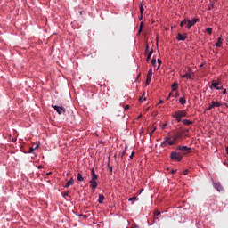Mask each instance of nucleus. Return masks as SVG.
I'll use <instances>...</instances> for the list:
<instances>
[{
    "mask_svg": "<svg viewBox=\"0 0 228 228\" xmlns=\"http://www.w3.org/2000/svg\"><path fill=\"white\" fill-rule=\"evenodd\" d=\"M91 181H97V179H99V176L95 174V169L94 167L91 169Z\"/></svg>",
    "mask_w": 228,
    "mask_h": 228,
    "instance_id": "nucleus-9",
    "label": "nucleus"
},
{
    "mask_svg": "<svg viewBox=\"0 0 228 228\" xmlns=\"http://www.w3.org/2000/svg\"><path fill=\"white\" fill-rule=\"evenodd\" d=\"M144 94H142L140 98H139V102H143V101H145V97H143Z\"/></svg>",
    "mask_w": 228,
    "mask_h": 228,
    "instance_id": "nucleus-29",
    "label": "nucleus"
},
{
    "mask_svg": "<svg viewBox=\"0 0 228 228\" xmlns=\"http://www.w3.org/2000/svg\"><path fill=\"white\" fill-rule=\"evenodd\" d=\"M142 29H143V28H139L138 33L140 34V33H141V31H142Z\"/></svg>",
    "mask_w": 228,
    "mask_h": 228,
    "instance_id": "nucleus-51",
    "label": "nucleus"
},
{
    "mask_svg": "<svg viewBox=\"0 0 228 228\" xmlns=\"http://www.w3.org/2000/svg\"><path fill=\"white\" fill-rule=\"evenodd\" d=\"M170 159L173 160V161H182L183 160V155L180 153V152H177V151H172L171 154H170Z\"/></svg>",
    "mask_w": 228,
    "mask_h": 228,
    "instance_id": "nucleus-1",
    "label": "nucleus"
},
{
    "mask_svg": "<svg viewBox=\"0 0 228 228\" xmlns=\"http://www.w3.org/2000/svg\"><path fill=\"white\" fill-rule=\"evenodd\" d=\"M140 13H141L140 20H142V19H143V4H142L140 5Z\"/></svg>",
    "mask_w": 228,
    "mask_h": 228,
    "instance_id": "nucleus-20",
    "label": "nucleus"
},
{
    "mask_svg": "<svg viewBox=\"0 0 228 228\" xmlns=\"http://www.w3.org/2000/svg\"><path fill=\"white\" fill-rule=\"evenodd\" d=\"M167 127V123H165V124H163L162 126H161V129H165Z\"/></svg>",
    "mask_w": 228,
    "mask_h": 228,
    "instance_id": "nucleus-39",
    "label": "nucleus"
},
{
    "mask_svg": "<svg viewBox=\"0 0 228 228\" xmlns=\"http://www.w3.org/2000/svg\"><path fill=\"white\" fill-rule=\"evenodd\" d=\"M77 181L79 182L85 181V177H83V175H81V173L77 174Z\"/></svg>",
    "mask_w": 228,
    "mask_h": 228,
    "instance_id": "nucleus-23",
    "label": "nucleus"
},
{
    "mask_svg": "<svg viewBox=\"0 0 228 228\" xmlns=\"http://www.w3.org/2000/svg\"><path fill=\"white\" fill-rule=\"evenodd\" d=\"M176 151H181L183 154H190V152H191V148L188 146H177Z\"/></svg>",
    "mask_w": 228,
    "mask_h": 228,
    "instance_id": "nucleus-3",
    "label": "nucleus"
},
{
    "mask_svg": "<svg viewBox=\"0 0 228 228\" xmlns=\"http://www.w3.org/2000/svg\"><path fill=\"white\" fill-rule=\"evenodd\" d=\"M225 94H227V89H224V90L223 91V95H225Z\"/></svg>",
    "mask_w": 228,
    "mask_h": 228,
    "instance_id": "nucleus-43",
    "label": "nucleus"
},
{
    "mask_svg": "<svg viewBox=\"0 0 228 228\" xmlns=\"http://www.w3.org/2000/svg\"><path fill=\"white\" fill-rule=\"evenodd\" d=\"M183 134H184V133L178 132L177 134H175V136L176 137L177 140H179V139L183 138Z\"/></svg>",
    "mask_w": 228,
    "mask_h": 228,
    "instance_id": "nucleus-22",
    "label": "nucleus"
},
{
    "mask_svg": "<svg viewBox=\"0 0 228 228\" xmlns=\"http://www.w3.org/2000/svg\"><path fill=\"white\" fill-rule=\"evenodd\" d=\"M188 172H190L188 169H185L184 171H183V175H188Z\"/></svg>",
    "mask_w": 228,
    "mask_h": 228,
    "instance_id": "nucleus-36",
    "label": "nucleus"
},
{
    "mask_svg": "<svg viewBox=\"0 0 228 228\" xmlns=\"http://www.w3.org/2000/svg\"><path fill=\"white\" fill-rule=\"evenodd\" d=\"M152 81V69H149L146 78V85H150Z\"/></svg>",
    "mask_w": 228,
    "mask_h": 228,
    "instance_id": "nucleus-8",
    "label": "nucleus"
},
{
    "mask_svg": "<svg viewBox=\"0 0 228 228\" xmlns=\"http://www.w3.org/2000/svg\"><path fill=\"white\" fill-rule=\"evenodd\" d=\"M188 131H190V129H185L183 132H182V133H183V134H185V133H188Z\"/></svg>",
    "mask_w": 228,
    "mask_h": 228,
    "instance_id": "nucleus-46",
    "label": "nucleus"
},
{
    "mask_svg": "<svg viewBox=\"0 0 228 228\" xmlns=\"http://www.w3.org/2000/svg\"><path fill=\"white\" fill-rule=\"evenodd\" d=\"M175 114H176L181 118H183V117H186L187 115L186 110H179V111H176Z\"/></svg>",
    "mask_w": 228,
    "mask_h": 228,
    "instance_id": "nucleus-12",
    "label": "nucleus"
},
{
    "mask_svg": "<svg viewBox=\"0 0 228 228\" xmlns=\"http://www.w3.org/2000/svg\"><path fill=\"white\" fill-rule=\"evenodd\" d=\"M214 188H215L217 191H224V188L222 187V185L220 184V183H214Z\"/></svg>",
    "mask_w": 228,
    "mask_h": 228,
    "instance_id": "nucleus-14",
    "label": "nucleus"
},
{
    "mask_svg": "<svg viewBox=\"0 0 228 228\" xmlns=\"http://www.w3.org/2000/svg\"><path fill=\"white\" fill-rule=\"evenodd\" d=\"M46 175H51V172H50V173H48V174H46Z\"/></svg>",
    "mask_w": 228,
    "mask_h": 228,
    "instance_id": "nucleus-53",
    "label": "nucleus"
},
{
    "mask_svg": "<svg viewBox=\"0 0 228 228\" xmlns=\"http://www.w3.org/2000/svg\"><path fill=\"white\" fill-rule=\"evenodd\" d=\"M178 88H179V84H177V82H175V83L172 84L173 92L177 91Z\"/></svg>",
    "mask_w": 228,
    "mask_h": 228,
    "instance_id": "nucleus-18",
    "label": "nucleus"
},
{
    "mask_svg": "<svg viewBox=\"0 0 228 228\" xmlns=\"http://www.w3.org/2000/svg\"><path fill=\"white\" fill-rule=\"evenodd\" d=\"M125 110H129V105H126V106L125 107Z\"/></svg>",
    "mask_w": 228,
    "mask_h": 228,
    "instance_id": "nucleus-48",
    "label": "nucleus"
},
{
    "mask_svg": "<svg viewBox=\"0 0 228 228\" xmlns=\"http://www.w3.org/2000/svg\"><path fill=\"white\" fill-rule=\"evenodd\" d=\"M159 104H163V100H159Z\"/></svg>",
    "mask_w": 228,
    "mask_h": 228,
    "instance_id": "nucleus-49",
    "label": "nucleus"
},
{
    "mask_svg": "<svg viewBox=\"0 0 228 228\" xmlns=\"http://www.w3.org/2000/svg\"><path fill=\"white\" fill-rule=\"evenodd\" d=\"M52 107L54 108L55 111H57L59 115L65 113V109L63 107H60L58 105H52Z\"/></svg>",
    "mask_w": 228,
    "mask_h": 228,
    "instance_id": "nucleus-7",
    "label": "nucleus"
},
{
    "mask_svg": "<svg viewBox=\"0 0 228 228\" xmlns=\"http://www.w3.org/2000/svg\"><path fill=\"white\" fill-rule=\"evenodd\" d=\"M154 53V50L151 48V51L149 52L147 58H146V61L147 63H149V61L151 60V57L152 56V53Z\"/></svg>",
    "mask_w": 228,
    "mask_h": 228,
    "instance_id": "nucleus-17",
    "label": "nucleus"
},
{
    "mask_svg": "<svg viewBox=\"0 0 228 228\" xmlns=\"http://www.w3.org/2000/svg\"><path fill=\"white\" fill-rule=\"evenodd\" d=\"M175 97H179V94H176Z\"/></svg>",
    "mask_w": 228,
    "mask_h": 228,
    "instance_id": "nucleus-52",
    "label": "nucleus"
},
{
    "mask_svg": "<svg viewBox=\"0 0 228 228\" xmlns=\"http://www.w3.org/2000/svg\"><path fill=\"white\" fill-rule=\"evenodd\" d=\"M80 216H83L84 218H86V215H80Z\"/></svg>",
    "mask_w": 228,
    "mask_h": 228,
    "instance_id": "nucleus-50",
    "label": "nucleus"
},
{
    "mask_svg": "<svg viewBox=\"0 0 228 228\" xmlns=\"http://www.w3.org/2000/svg\"><path fill=\"white\" fill-rule=\"evenodd\" d=\"M134 154H135L134 151H133V152L131 153V155H130V159H133Z\"/></svg>",
    "mask_w": 228,
    "mask_h": 228,
    "instance_id": "nucleus-38",
    "label": "nucleus"
},
{
    "mask_svg": "<svg viewBox=\"0 0 228 228\" xmlns=\"http://www.w3.org/2000/svg\"><path fill=\"white\" fill-rule=\"evenodd\" d=\"M168 145H175L174 141H172V137H165V140L161 142L160 147L165 149V147H168Z\"/></svg>",
    "mask_w": 228,
    "mask_h": 228,
    "instance_id": "nucleus-2",
    "label": "nucleus"
},
{
    "mask_svg": "<svg viewBox=\"0 0 228 228\" xmlns=\"http://www.w3.org/2000/svg\"><path fill=\"white\" fill-rule=\"evenodd\" d=\"M173 117L175 118H176V120H177V122H181V117L180 116H178L177 114H174L173 115Z\"/></svg>",
    "mask_w": 228,
    "mask_h": 228,
    "instance_id": "nucleus-27",
    "label": "nucleus"
},
{
    "mask_svg": "<svg viewBox=\"0 0 228 228\" xmlns=\"http://www.w3.org/2000/svg\"><path fill=\"white\" fill-rule=\"evenodd\" d=\"M63 197H69V191L65 192V193L63 194Z\"/></svg>",
    "mask_w": 228,
    "mask_h": 228,
    "instance_id": "nucleus-42",
    "label": "nucleus"
},
{
    "mask_svg": "<svg viewBox=\"0 0 228 228\" xmlns=\"http://www.w3.org/2000/svg\"><path fill=\"white\" fill-rule=\"evenodd\" d=\"M139 29H143V23H142V21L140 23Z\"/></svg>",
    "mask_w": 228,
    "mask_h": 228,
    "instance_id": "nucleus-37",
    "label": "nucleus"
},
{
    "mask_svg": "<svg viewBox=\"0 0 228 228\" xmlns=\"http://www.w3.org/2000/svg\"><path fill=\"white\" fill-rule=\"evenodd\" d=\"M182 122L184 126H191V124H193V121H190L188 119H183Z\"/></svg>",
    "mask_w": 228,
    "mask_h": 228,
    "instance_id": "nucleus-19",
    "label": "nucleus"
},
{
    "mask_svg": "<svg viewBox=\"0 0 228 228\" xmlns=\"http://www.w3.org/2000/svg\"><path fill=\"white\" fill-rule=\"evenodd\" d=\"M147 51H149V45H146V50H145V53H147Z\"/></svg>",
    "mask_w": 228,
    "mask_h": 228,
    "instance_id": "nucleus-45",
    "label": "nucleus"
},
{
    "mask_svg": "<svg viewBox=\"0 0 228 228\" xmlns=\"http://www.w3.org/2000/svg\"><path fill=\"white\" fill-rule=\"evenodd\" d=\"M175 172H177V170H171L170 174H175Z\"/></svg>",
    "mask_w": 228,
    "mask_h": 228,
    "instance_id": "nucleus-44",
    "label": "nucleus"
},
{
    "mask_svg": "<svg viewBox=\"0 0 228 228\" xmlns=\"http://www.w3.org/2000/svg\"><path fill=\"white\" fill-rule=\"evenodd\" d=\"M159 215H161V212H159V211H155V212H154V216H159Z\"/></svg>",
    "mask_w": 228,
    "mask_h": 228,
    "instance_id": "nucleus-33",
    "label": "nucleus"
},
{
    "mask_svg": "<svg viewBox=\"0 0 228 228\" xmlns=\"http://www.w3.org/2000/svg\"><path fill=\"white\" fill-rule=\"evenodd\" d=\"M186 24H188V20H186V19H184L183 21H181L180 26H181V28H183V26H186Z\"/></svg>",
    "mask_w": 228,
    "mask_h": 228,
    "instance_id": "nucleus-25",
    "label": "nucleus"
},
{
    "mask_svg": "<svg viewBox=\"0 0 228 228\" xmlns=\"http://www.w3.org/2000/svg\"><path fill=\"white\" fill-rule=\"evenodd\" d=\"M155 131H156V128H154L151 132H150V136H152Z\"/></svg>",
    "mask_w": 228,
    "mask_h": 228,
    "instance_id": "nucleus-35",
    "label": "nucleus"
},
{
    "mask_svg": "<svg viewBox=\"0 0 228 228\" xmlns=\"http://www.w3.org/2000/svg\"><path fill=\"white\" fill-rule=\"evenodd\" d=\"M37 147H38V145H37L35 148L30 147L29 151H28L29 154H31V152H33V151H35Z\"/></svg>",
    "mask_w": 228,
    "mask_h": 228,
    "instance_id": "nucleus-28",
    "label": "nucleus"
},
{
    "mask_svg": "<svg viewBox=\"0 0 228 228\" xmlns=\"http://www.w3.org/2000/svg\"><path fill=\"white\" fill-rule=\"evenodd\" d=\"M129 202H133V200H138V198L136 197H133V198H129Z\"/></svg>",
    "mask_w": 228,
    "mask_h": 228,
    "instance_id": "nucleus-30",
    "label": "nucleus"
},
{
    "mask_svg": "<svg viewBox=\"0 0 228 228\" xmlns=\"http://www.w3.org/2000/svg\"><path fill=\"white\" fill-rule=\"evenodd\" d=\"M179 102H180L181 104H183V105L186 104V98L181 97V98L179 99Z\"/></svg>",
    "mask_w": 228,
    "mask_h": 228,
    "instance_id": "nucleus-24",
    "label": "nucleus"
},
{
    "mask_svg": "<svg viewBox=\"0 0 228 228\" xmlns=\"http://www.w3.org/2000/svg\"><path fill=\"white\" fill-rule=\"evenodd\" d=\"M197 22H199V19L194 18L191 20H187V29H190L191 28V26H195V24H197Z\"/></svg>",
    "mask_w": 228,
    "mask_h": 228,
    "instance_id": "nucleus-5",
    "label": "nucleus"
},
{
    "mask_svg": "<svg viewBox=\"0 0 228 228\" xmlns=\"http://www.w3.org/2000/svg\"><path fill=\"white\" fill-rule=\"evenodd\" d=\"M219 85H220V83L216 82L215 80H213L211 86H212L213 88H216V90H222V87H218Z\"/></svg>",
    "mask_w": 228,
    "mask_h": 228,
    "instance_id": "nucleus-13",
    "label": "nucleus"
},
{
    "mask_svg": "<svg viewBox=\"0 0 228 228\" xmlns=\"http://www.w3.org/2000/svg\"><path fill=\"white\" fill-rule=\"evenodd\" d=\"M188 36H186V34L183 35L181 33H178L177 37H176V39L179 40V41H184L186 40Z\"/></svg>",
    "mask_w": 228,
    "mask_h": 228,
    "instance_id": "nucleus-11",
    "label": "nucleus"
},
{
    "mask_svg": "<svg viewBox=\"0 0 228 228\" xmlns=\"http://www.w3.org/2000/svg\"><path fill=\"white\" fill-rule=\"evenodd\" d=\"M216 47H222V37H219L217 39V42L216 43Z\"/></svg>",
    "mask_w": 228,
    "mask_h": 228,
    "instance_id": "nucleus-21",
    "label": "nucleus"
},
{
    "mask_svg": "<svg viewBox=\"0 0 228 228\" xmlns=\"http://www.w3.org/2000/svg\"><path fill=\"white\" fill-rule=\"evenodd\" d=\"M105 199L106 198L102 194H99L98 203L99 204H103Z\"/></svg>",
    "mask_w": 228,
    "mask_h": 228,
    "instance_id": "nucleus-16",
    "label": "nucleus"
},
{
    "mask_svg": "<svg viewBox=\"0 0 228 228\" xmlns=\"http://www.w3.org/2000/svg\"><path fill=\"white\" fill-rule=\"evenodd\" d=\"M220 106H222V103L212 101L211 104L205 110V111H209V110H213V108H220Z\"/></svg>",
    "mask_w": 228,
    "mask_h": 228,
    "instance_id": "nucleus-4",
    "label": "nucleus"
},
{
    "mask_svg": "<svg viewBox=\"0 0 228 228\" xmlns=\"http://www.w3.org/2000/svg\"><path fill=\"white\" fill-rule=\"evenodd\" d=\"M124 156H126V151H124L121 154V158H124Z\"/></svg>",
    "mask_w": 228,
    "mask_h": 228,
    "instance_id": "nucleus-41",
    "label": "nucleus"
},
{
    "mask_svg": "<svg viewBox=\"0 0 228 228\" xmlns=\"http://www.w3.org/2000/svg\"><path fill=\"white\" fill-rule=\"evenodd\" d=\"M170 97H172V93L169 94V95L167 99L168 100V99H170Z\"/></svg>",
    "mask_w": 228,
    "mask_h": 228,
    "instance_id": "nucleus-47",
    "label": "nucleus"
},
{
    "mask_svg": "<svg viewBox=\"0 0 228 228\" xmlns=\"http://www.w3.org/2000/svg\"><path fill=\"white\" fill-rule=\"evenodd\" d=\"M109 170H110V172H113V167L109 165Z\"/></svg>",
    "mask_w": 228,
    "mask_h": 228,
    "instance_id": "nucleus-40",
    "label": "nucleus"
},
{
    "mask_svg": "<svg viewBox=\"0 0 228 228\" xmlns=\"http://www.w3.org/2000/svg\"><path fill=\"white\" fill-rule=\"evenodd\" d=\"M90 188H92V190H95L97 189V181L96 180H90Z\"/></svg>",
    "mask_w": 228,
    "mask_h": 228,
    "instance_id": "nucleus-10",
    "label": "nucleus"
},
{
    "mask_svg": "<svg viewBox=\"0 0 228 228\" xmlns=\"http://www.w3.org/2000/svg\"><path fill=\"white\" fill-rule=\"evenodd\" d=\"M183 79H191L193 77V72H191V69H188V72L182 76Z\"/></svg>",
    "mask_w": 228,
    "mask_h": 228,
    "instance_id": "nucleus-6",
    "label": "nucleus"
},
{
    "mask_svg": "<svg viewBox=\"0 0 228 228\" xmlns=\"http://www.w3.org/2000/svg\"><path fill=\"white\" fill-rule=\"evenodd\" d=\"M177 137L175 135L171 141L174 142V143L175 144V142H177Z\"/></svg>",
    "mask_w": 228,
    "mask_h": 228,
    "instance_id": "nucleus-31",
    "label": "nucleus"
},
{
    "mask_svg": "<svg viewBox=\"0 0 228 228\" xmlns=\"http://www.w3.org/2000/svg\"><path fill=\"white\" fill-rule=\"evenodd\" d=\"M158 63H159V67H158V69H159V65H161V63H162V61H161V59H158Z\"/></svg>",
    "mask_w": 228,
    "mask_h": 228,
    "instance_id": "nucleus-34",
    "label": "nucleus"
},
{
    "mask_svg": "<svg viewBox=\"0 0 228 228\" xmlns=\"http://www.w3.org/2000/svg\"><path fill=\"white\" fill-rule=\"evenodd\" d=\"M151 65H153V67H154V65H156V59L155 58H153L151 60Z\"/></svg>",
    "mask_w": 228,
    "mask_h": 228,
    "instance_id": "nucleus-32",
    "label": "nucleus"
},
{
    "mask_svg": "<svg viewBox=\"0 0 228 228\" xmlns=\"http://www.w3.org/2000/svg\"><path fill=\"white\" fill-rule=\"evenodd\" d=\"M206 32L208 33V35H212L213 34V28H206Z\"/></svg>",
    "mask_w": 228,
    "mask_h": 228,
    "instance_id": "nucleus-26",
    "label": "nucleus"
},
{
    "mask_svg": "<svg viewBox=\"0 0 228 228\" xmlns=\"http://www.w3.org/2000/svg\"><path fill=\"white\" fill-rule=\"evenodd\" d=\"M136 228H138V225H135Z\"/></svg>",
    "mask_w": 228,
    "mask_h": 228,
    "instance_id": "nucleus-54",
    "label": "nucleus"
},
{
    "mask_svg": "<svg viewBox=\"0 0 228 228\" xmlns=\"http://www.w3.org/2000/svg\"><path fill=\"white\" fill-rule=\"evenodd\" d=\"M73 184H74V178H70V180L68 181L64 185V188H70V186H72Z\"/></svg>",
    "mask_w": 228,
    "mask_h": 228,
    "instance_id": "nucleus-15",
    "label": "nucleus"
}]
</instances>
